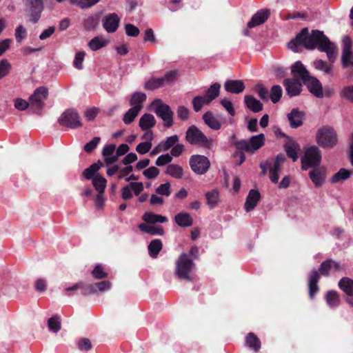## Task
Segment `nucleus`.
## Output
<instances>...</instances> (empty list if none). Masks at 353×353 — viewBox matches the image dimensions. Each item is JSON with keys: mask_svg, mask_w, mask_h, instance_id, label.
I'll return each mask as SVG.
<instances>
[{"mask_svg": "<svg viewBox=\"0 0 353 353\" xmlns=\"http://www.w3.org/2000/svg\"><path fill=\"white\" fill-rule=\"evenodd\" d=\"M301 46L308 50L318 48L320 51L325 52L330 63L322 59H316L313 62V66L323 75L334 77L333 63L336 58V46L330 41L323 32L314 30L309 33L307 28H303L301 32L288 44V48L295 52H299Z\"/></svg>", "mask_w": 353, "mask_h": 353, "instance_id": "1", "label": "nucleus"}, {"mask_svg": "<svg viewBox=\"0 0 353 353\" xmlns=\"http://www.w3.org/2000/svg\"><path fill=\"white\" fill-rule=\"evenodd\" d=\"M194 269L193 259L188 254L182 253L175 261L174 275L180 280L191 281Z\"/></svg>", "mask_w": 353, "mask_h": 353, "instance_id": "2", "label": "nucleus"}, {"mask_svg": "<svg viewBox=\"0 0 353 353\" xmlns=\"http://www.w3.org/2000/svg\"><path fill=\"white\" fill-rule=\"evenodd\" d=\"M185 141L191 145H196L205 148L213 145L212 139L208 138L199 128L192 125L185 132Z\"/></svg>", "mask_w": 353, "mask_h": 353, "instance_id": "3", "label": "nucleus"}, {"mask_svg": "<svg viewBox=\"0 0 353 353\" xmlns=\"http://www.w3.org/2000/svg\"><path fill=\"white\" fill-rule=\"evenodd\" d=\"M316 141L322 148H332L337 143V134L332 127L323 126L317 130Z\"/></svg>", "mask_w": 353, "mask_h": 353, "instance_id": "4", "label": "nucleus"}, {"mask_svg": "<svg viewBox=\"0 0 353 353\" xmlns=\"http://www.w3.org/2000/svg\"><path fill=\"white\" fill-rule=\"evenodd\" d=\"M219 91L220 85L215 83L206 90L205 94L194 97L192 101L194 110L199 112L203 105H208L219 96Z\"/></svg>", "mask_w": 353, "mask_h": 353, "instance_id": "5", "label": "nucleus"}, {"mask_svg": "<svg viewBox=\"0 0 353 353\" xmlns=\"http://www.w3.org/2000/svg\"><path fill=\"white\" fill-rule=\"evenodd\" d=\"M151 109L164 121V125L170 128L173 125L174 112L170 107L164 103L161 99L153 101L150 105Z\"/></svg>", "mask_w": 353, "mask_h": 353, "instance_id": "6", "label": "nucleus"}, {"mask_svg": "<svg viewBox=\"0 0 353 353\" xmlns=\"http://www.w3.org/2000/svg\"><path fill=\"white\" fill-rule=\"evenodd\" d=\"M321 152L318 147L312 145L305 150L303 157L301 158V167L304 170L310 168H315L320 164Z\"/></svg>", "mask_w": 353, "mask_h": 353, "instance_id": "7", "label": "nucleus"}, {"mask_svg": "<svg viewBox=\"0 0 353 353\" xmlns=\"http://www.w3.org/2000/svg\"><path fill=\"white\" fill-rule=\"evenodd\" d=\"M59 122L61 125L69 127L72 129H75L82 125L79 114L72 109L65 110L60 116Z\"/></svg>", "mask_w": 353, "mask_h": 353, "instance_id": "8", "label": "nucleus"}, {"mask_svg": "<svg viewBox=\"0 0 353 353\" xmlns=\"http://www.w3.org/2000/svg\"><path fill=\"white\" fill-rule=\"evenodd\" d=\"M190 165L192 171L196 174H203L210 167V161L205 156L192 155L190 158Z\"/></svg>", "mask_w": 353, "mask_h": 353, "instance_id": "9", "label": "nucleus"}, {"mask_svg": "<svg viewBox=\"0 0 353 353\" xmlns=\"http://www.w3.org/2000/svg\"><path fill=\"white\" fill-rule=\"evenodd\" d=\"M26 10L30 13V21L37 23L43 10V0H26Z\"/></svg>", "mask_w": 353, "mask_h": 353, "instance_id": "10", "label": "nucleus"}, {"mask_svg": "<svg viewBox=\"0 0 353 353\" xmlns=\"http://www.w3.org/2000/svg\"><path fill=\"white\" fill-rule=\"evenodd\" d=\"M285 161V157L283 154H278L273 161L268 164L270 178L272 183H276L279 179V172L282 169V165Z\"/></svg>", "mask_w": 353, "mask_h": 353, "instance_id": "11", "label": "nucleus"}, {"mask_svg": "<svg viewBox=\"0 0 353 353\" xmlns=\"http://www.w3.org/2000/svg\"><path fill=\"white\" fill-rule=\"evenodd\" d=\"M48 95V90L46 87H39L29 98L30 105L37 109L42 108Z\"/></svg>", "mask_w": 353, "mask_h": 353, "instance_id": "12", "label": "nucleus"}, {"mask_svg": "<svg viewBox=\"0 0 353 353\" xmlns=\"http://www.w3.org/2000/svg\"><path fill=\"white\" fill-rule=\"evenodd\" d=\"M120 20L117 13H110L103 18L102 25L108 33H113L117 30Z\"/></svg>", "mask_w": 353, "mask_h": 353, "instance_id": "13", "label": "nucleus"}, {"mask_svg": "<svg viewBox=\"0 0 353 353\" xmlns=\"http://www.w3.org/2000/svg\"><path fill=\"white\" fill-rule=\"evenodd\" d=\"M303 83L314 96L317 98L323 97L322 85L318 79L310 76Z\"/></svg>", "mask_w": 353, "mask_h": 353, "instance_id": "14", "label": "nucleus"}, {"mask_svg": "<svg viewBox=\"0 0 353 353\" xmlns=\"http://www.w3.org/2000/svg\"><path fill=\"white\" fill-rule=\"evenodd\" d=\"M291 73L294 79L301 80L303 83L310 77L309 72L303 64L298 61L292 66Z\"/></svg>", "mask_w": 353, "mask_h": 353, "instance_id": "15", "label": "nucleus"}, {"mask_svg": "<svg viewBox=\"0 0 353 353\" xmlns=\"http://www.w3.org/2000/svg\"><path fill=\"white\" fill-rule=\"evenodd\" d=\"M287 94L292 97L299 95L301 92L302 85L299 81L294 79H285L283 81Z\"/></svg>", "mask_w": 353, "mask_h": 353, "instance_id": "16", "label": "nucleus"}, {"mask_svg": "<svg viewBox=\"0 0 353 353\" xmlns=\"http://www.w3.org/2000/svg\"><path fill=\"white\" fill-rule=\"evenodd\" d=\"M270 14V10L268 9H263L258 11L253 15L251 20L248 23V27L249 28H253L264 23L268 19Z\"/></svg>", "mask_w": 353, "mask_h": 353, "instance_id": "17", "label": "nucleus"}, {"mask_svg": "<svg viewBox=\"0 0 353 353\" xmlns=\"http://www.w3.org/2000/svg\"><path fill=\"white\" fill-rule=\"evenodd\" d=\"M245 84L241 80H226L224 83V89L231 94H240L244 91Z\"/></svg>", "mask_w": 353, "mask_h": 353, "instance_id": "18", "label": "nucleus"}, {"mask_svg": "<svg viewBox=\"0 0 353 353\" xmlns=\"http://www.w3.org/2000/svg\"><path fill=\"white\" fill-rule=\"evenodd\" d=\"M305 114L303 112L294 108L288 114L290 125L293 128H296L303 125Z\"/></svg>", "mask_w": 353, "mask_h": 353, "instance_id": "19", "label": "nucleus"}, {"mask_svg": "<svg viewBox=\"0 0 353 353\" xmlns=\"http://www.w3.org/2000/svg\"><path fill=\"white\" fill-rule=\"evenodd\" d=\"M104 161L108 165L113 164L118 160L116 152V145L109 144L105 145L102 150Z\"/></svg>", "mask_w": 353, "mask_h": 353, "instance_id": "20", "label": "nucleus"}, {"mask_svg": "<svg viewBox=\"0 0 353 353\" xmlns=\"http://www.w3.org/2000/svg\"><path fill=\"white\" fill-rule=\"evenodd\" d=\"M261 194L256 190H251L246 198L245 203V210L247 212L252 210L260 200Z\"/></svg>", "mask_w": 353, "mask_h": 353, "instance_id": "21", "label": "nucleus"}, {"mask_svg": "<svg viewBox=\"0 0 353 353\" xmlns=\"http://www.w3.org/2000/svg\"><path fill=\"white\" fill-rule=\"evenodd\" d=\"M206 199V204L210 209L212 210L216 208L220 201V193L218 189H213L205 194Z\"/></svg>", "mask_w": 353, "mask_h": 353, "instance_id": "22", "label": "nucleus"}, {"mask_svg": "<svg viewBox=\"0 0 353 353\" xmlns=\"http://www.w3.org/2000/svg\"><path fill=\"white\" fill-rule=\"evenodd\" d=\"M285 150L287 155L296 161L298 159V154L301 151V147L296 141H288L285 145Z\"/></svg>", "mask_w": 353, "mask_h": 353, "instance_id": "23", "label": "nucleus"}, {"mask_svg": "<svg viewBox=\"0 0 353 353\" xmlns=\"http://www.w3.org/2000/svg\"><path fill=\"white\" fill-rule=\"evenodd\" d=\"M310 178L317 187L321 186L325 178V170L323 168H315L309 173Z\"/></svg>", "mask_w": 353, "mask_h": 353, "instance_id": "24", "label": "nucleus"}, {"mask_svg": "<svg viewBox=\"0 0 353 353\" xmlns=\"http://www.w3.org/2000/svg\"><path fill=\"white\" fill-rule=\"evenodd\" d=\"M244 101L247 108L254 112H259L263 110V104L252 95H245Z\"/></svg>", "mask_w": 353, "mask_h": 353, "instance_id": "25", "label": "nucleus"}, {"mask_svg": "<svg viewBox=\"0 0 353 353\" xmlns=\"http://www.w3.org/2000/svg\"><path fill=\"white\" fill-rule=\"evenodd\" d=\"M320 276L316 270L312 272L311 276L309 279V294L310 299H313L315 293L319 291L317 283L319 282Z\"/></svg>", "mask_w": 353, "mask_h": 353, "instance_id": "26", "label": "nucleus"}, {"mask_svg": "<svg viewBox=\"0 0 353 353\" xmlns=\"http://www.w3.org/2000/svg\"><path fill=\"white\" fill-rule=\"evenodd\" d=\"M176 223L181 227L186 228L191 226L193 223L192 217L187 212H180L174 217Z\"/></svg>", "mask_w": 353, "mask_h": 353, "instance_id": "27", "label": "nucleus"}, {"mask_svg": "<svg viewBox=\"0 0 353 353\" xmlns=\"http://www.w3.org/2000/svg\"><path fill=\"white\" fill-rule=\"evenodd\" d=\"M139 124L141 130H148L155 125L156 119L152 114H145L140 118Z\"/></svg>", "mask_w": 353, "mask_h": 353, "instance_id": "28", "label": "nucleus"}, {"mask_svg": "<svg viewBox=\"0 0 353 353\" xmlns=\"http://www.w3.org/2000/svg\"><path fill=\"white\" fill-rule=\"evenodd\" d=\"M251 152L260 149L265 143V136L263 134H259L256 136H252L249 141Z\"/></svg>", "mask_w": 353, "mask_h": 353, "instance_id": "29", "label": "nucleus"}, {"mask_svg": "<svg viewBox=\"0 0 353 353\" xmlns=\"http://www.w3.org/2000/svg\"><path fill=\"white\" fill-rule=\"evenodd\" d=\"M339 287L347 296H353V280L343 277L339 281Z\"/></svg>", "mask_w": 353, "mask_h": 353, "instance_id": "30", "label": "nucleus"}, {"mask_svg": "<svg viewBox=\"0 0 353 353\" xmlns=\"http://www.w3.org/2000/svg\"><path fill=\"white\" fill-rule=\"evenodd\" d=\"M203 119L205 123L213 130H219L221 128V123L211 112H207L203 115Z\"/></svg>", "mask_w": 353, "mask_h": 353, "instance_id": "31", "label": "nucleus"}, {"mask_svg": "<svg viewBox=\"0 0 353 353\" xmlns=\"http://www.w3.org/2000/svg\"><path fill=\"white\" fill-rule=\"evenodd\" d=\"M143 219L148 223H165L168 219L162 215L147 212L143 215Z\"/></svg>", "mask_w": 353, "mask_h": 353, "instance_id": "32", "label": "nucleus"}, {"mask_svg": "<svg viewBox=\"0 0 353 353\" xmlns=\"http://www.w3.org/2000/svg\"><path fill=\"white\" fill-rule=\"evenodd\" d=\"M165 173L175 179H181L183 176V170L182 167L177 164H169Z\"/></svg>", "mask_w": 353, "mask_h": 353, "instance_id": "33", "label": "nucleus"}, {"mask_svg": "<svg viewBox=\"0 0 353 353\" xmlns=\"http://www.w3.org/2000/svg\"><path fill=\"white\" fill-rule=\"evenodd\" d=\"M332 269L339 270L340 265L334 261L327 260L321 263L319 271L321 274L327 276Z\"/></svg>", "mask_w": 353, "mask_h": 353, "instance_id": "34", "label": "nucleus"}, {"mask_svg": "<svg viewBox=\"0 0 353 353\" xmlns=\"http://www.w3.org/2000/svg\"><path fill=\"white\" fill-rule=\"evenodd\" d=\"M108 43V40L101 37H95L92 39L89 43L88 46L93 51H97L103 47H105Z\"/></svg>", "mask_w": 353, "mask_h": 353, "instance_id": "35", "label": "nucleus"}, {"mask_svg": "<svg viewBox=\"0 0 353 353\" xmlns=\"http://www.w3.org/2000/svg\"><path fill=\"white\" fill-rule=\"evenodd\" d=\"M325 301L330 307H335L339 305L341 299L338 292L336 291H329L325 295Z\"/></svg>", "mask_w": 353, "mask_h": 353, "instance_id": "36", "label": "nucleus"}, {"mask_svg": "<svg viewBox=\"0 0 353 353\" xmlns=\"http://www.w3.org/2000/svg\"><path fill=\"white\" fill-rule=\"evenodd\" d=\"M351 172L345 169L341 168L336 173H335L331 178V182L332 183H337L343 182L351 176Z\"/></svg>", "mask_w": 353, "mask_h": 353, "instance_id": "37", "label": "nucleus"}, {"mask_svg": "<svg viewBox=\"0 0 353 353\" xmlns=\"http://www.w3.org/2000/svg\"><path fill=\"white\" fill-rule=\"evenodd\" d=\"M101 167H103V163L101 162L98 161L97 163H94L83 172V176L86 179H90L92 178L93 179L94 176L97 174L96 173L97 172V171Z\"/></svg>", "mask_w": 353, "mask_h": 353, "instance_id": "38", "label": "nucleus"}, {"mask_svg": "<svg viewBox=\"0 0 353 353\" xmlns=\"http://www.w3.org/2000/svg\"><path fill=\"white\" fill-rule=\"evenodd\" d=\"M143 105H138L136 107H132L128 111L124 114L123 117V122L125 124H129L132 123L136 117L138 115L139 112L142 109Z\"/></svg>", "mask_w": 353, "mask_h": 353, "instance_id": "39", "label": "nucleus"}, {"mask_svg": "<svg viewBox=\"0 0 353 353\" xmlns=\"http://www.w3.org/2000/svg\"><path fill=\"white\" fill-rule=\"evenodd\" d=\"M139 228L145 232L152 235H163L164 234L163 229L159 226L148 225L145 223H141L139 225Z\"/></svg>", "mask_w": 353, "mask_h": 353, "instance_id": "40", "label": "nucleus"}, {"mask_svg": "<svg viewBox=\"0 0 353 353\" xmlns=\"http://www.w3.org/2000/svg\"><path fill=\"white\" fill-rule=\"evenodd\" d=\"M106 183V179L100 174H96L92 179V184L99 194H103L104 192Z\"/></svg>", "mask_w": 353, "mask_h": 353, "instance_id": "41", "label": "nucleus"}, {"mask_svg": "<svg viewBox=\"0 0 353 353\" xmlns=\"http://www.w3.org/2000/svg\"><path fill=\"white\" fill-rule=\"evenodd\" d=\"M162 248V243L159 239H154L148 245L149 254L151 257L155 258Z\"/></svg>", "mask_w": 353, "mask_h": 353, "instance_id": "42", "label": "nucleus"}, {"mask_svg": "<svg viewBox=\"0 0 353 353\" xmlns=\"http://www.w3.org/2000/svg\"><path fill=\"white\" fill-rule=\"evenodd\" d=\"M179 141V137L177 135H172L171 137H168L165 141H161L159 143L160 145L161 150L163 152H165L168 150L170 148H172V146L176 144Z\"/></svg>", "mask_w": 353, "mask_h": 353, "instance_id": "43", "label": "nucleus"}, {"mask_svg": "<svg viewBox=\"0 0 353 353\" xmlns=\"http://www.w3.org/2000/svg\"><path fill=\"white\" fill-rule=\"evenodd\" d=\"M99 23V15L97 14L89 16L84 21V28L87 30H94Z\"/></svg>", "mask_w": 353, "mask_h": 353, "instance_id": "44", "label": "nucleus"}, {"mask_svg": "<svg viewBox=\"0 0 353 353\" xmlns=\"http://www.w3.org/2000/svg\"><path fill=\"white\" fill-rule=\"evenodd\" d=\"M341 62L343 68L353 69V52L352 50L342 52Z\"/></svg>", "mask_w": 353, "mask_h": 353, "instance_id": "45", "label": "nucleus"}, {"mask_svg": "<svg viewBox=\"0 0 353 353\" xmlns=\"http://www.w3.org/2000/svg\"><path fill=\"white\" fill-rule=\"evenodd\" d=\"M48 327L50 331L54 333L58 332L61 330V319L55 315L48 320Z\"/></svg>", "mask_w": 353, "mask_h": 353, "instance_id": "46", "label": "nucleus"}, {"mask_svg": "<svg viewBox=\"0 0 353 353\" xmlns=\"http://www.w3.org/2000/svg\"><path fill=\"white\" fill-rule=\"evenodd\" d=\"M146 100V94L143 92H136L131 97L130 104L132 107L142 105V103Z\"/></svg>", "mask_w": 353, "mask_h": 353, "instance_id": "47", "label": "nucleus"}, {"mask_svg": "<svg viewBox=\"0 0 353 353\" xmlns=\"http://www.w3.org/2000/svg\"><path fill=\"white\" fill-rule=\"evenodd\" d=\"M282 93L283 91L280 85H275L272 87L269 97L272 103H276L281 99Z\"/></svg>", "mask_w": 353, "mask_h": 353, "instance_id": "48", "label": "nucleus"}, {"mask_svg": "<svg viewBox=\"0 0 353 353\" xmlns=\"http://www.w3.org/2000/svg\"><path fill=\"white\" fill-rule=\"evenodd\" d=\"M246 343L250 347L258 351L261 347V343L259 339L257 338L256 335L252 333L248 334L246 337Z\"/></svg>", "mask_w": 353, "mask_h": 353, "instance_id": "49", "label": "nucleus"}, {"mask_svg": "<svg viewBox=\"0 0 353 353\" xmlns=\"http://www.w3.org/2000/svg\"><path fill=\"white\" fill-rule=\"evenodd\" d=\"M163 85L161 78H151L144 85L145 89L154 90Z\"/></svg>", "mask_w": 353, "mask_h": 353, "instance_id": "50", "label": "nucleus"}, {"mask_svg": "<svg viewBox=\"0 0 353 353\" xmlns=\"http://www.w3.org/2000/svg\"><path fill=\"white\" fill-rule=\"evenodd\" d=\"M254 90L257 92L259 97L263 101H268L269 99V91L264 85L258 83L254 87Z\"/></svg>", "mask_w": 353, "mask_h": 353, "instance_id": "51", "label": "nucleus"}, {"mask_svg": "<svg viewBox=\"0 0 353 353\" xmlns=\"http://www.w3.org/2000/svg\"><path fill=\"white\" fill-rule=\"evenodd\" d=\"M92 276L96 279H101L108 277V273L104 271L103 266L100 264L97 265L92 271Z\"/></svg>", "mask_w": 353, "mask_h": 353, "instance_id": "52", "label": "nucleus"}, {"mask_svg": "<svg viewBox=\"0 0 353 353\" xmlns=\"http://www.w3.org/2000/svg\"><path fill=\"white\" fill-rule=\"evenodd\" d=\"M340 95L342 98L353 103V85L343 88L340 92Z\"/></svg>", "mask_w": 353, "mask_h": 353, "instance_id": "53", "label": "nucleus"}, {"mask_svg": "<svg viewBox=\"0 0 353 353\" xmlns=\"http://www.w3.org/2000/svg\"><path fill=\"white\" fill-rule=\"evenodd\" d=\"M155 192L159 195L169 196L171 194L170 183L168 182L160 185Z\"/></svg>", "mask_w": 353, "mask_h": 353, "instance_id": "54", "label": "nucleus"}, {"mask_svg": "<svg viewBox=\"0 0 353 353\" xmlns=\"http://www.w3.org/2000/svg\"><path fill=\"white\" fill-rule=\"evenodd\" d=\"M11 69V65L7 59H3L0 61V79L8 75Z\"/></svg>", "mask_w": 353, "mask_h": 353, "instance_id": "55", "label": "nucleus"}, {"mask_svg": "<svg viewBox=\"0 0 353 353\" xmlns=\"http://www.w3.org/2000/svg\"><path fill=\"white\" fill-rule=\"evenodd\" d=\"M85 53L84 52H78L75 54V58L73 61L74 67L78 70L83 69V61L84 60Z\"/></svg>", "mask_w": 353, "mask_h": 353, "instance_id": "56", "label": "nucleus"}, {"mask_svg": "<svg viewBox=\"0 0 353 353\" xmlns=\"http://www.w3.org/2000/svg\"><path fill=\"white\" fill-rule=\"evenodd\" d=\"M14 35L16 41L20 43L27 37V30L22 25H20L16 28Z\"/></svg>", "mask_w": 353, "mask_h": 353, "instance_id": "57", "label": "nucleus"}, {"mask_svg": "<svg viewBox=\"0 0 353 353\" xmlns=\"http://www.w3.org/2000/svg\"><path fill=\"white\" fill-rule=\"evenodd\" d=\"M152 147V142L144 141L137 145L136 150L141 154H144L150 151Z\"/></svg>", "mask_w": 353, "mask_h": 353, "instance_id": "58", "label": "nucleus"}, {"mask_svg": "<svg viewBox=\"0 0 353 353\" xmlns=\"http://www.w3.org/2000/svg\"><path fill=\"white\" fill-rule=\"evenodd\" d=\"M172 160V156L167 153V154H162L161 156H159L156 162H155V164L157 166H163L169 163H170Z\"/></svg>", "mask_w": 353, "mask_h": 353, "instance_id": "59", "label": "nucleus"}, {"mask_svg": "<svg viewBox=\"0 0 353 353\" xmlns=\"http://www.w3.org/2000/svg\"><path fill=\"white\" fill-rule=\"evenodd\" d=\"M159 170L154 166L150 167L143 172V174L147 179H154L159 174Z\"/></svg>", "mask_w": 353, "mask_h": 353, "instance_id": "60", "label": "nucleus"}, {"mask_svg": "<svg viewBox=\"0 0 353 353\" xmlns=\"http://www.w3.org/2000/svg\"><path fill=\"white\" fill-rule=\"evenodd\" d=\"M176 114L179 119L185 121L189 118L190 111L186 107L180 105L176 110Z\"/></svg>", "mask_w": 353, "mask_h": 353, "instance_id": "61", "label": "nucleus"}, {"mask_svg": "<svg viewBox=\"0 0 353 353\" xmlns=\"http://www.w3.org/2000/svg\"><path fill=\"white\" fill-rule=\"evenodd\" d=\"M101 141V138L99 137H94L90 142L87 143L84 145V150L86 152H91L94 150Z\"/></svg>", "mask_w": 353, "mask_h": 353, "instance_id": "62", "label": "nucleus"}, {"mask_svg": "<svg viewBox=\"0 0 353 353\" xmlns=\"http://www.w3.org/2000/svg\"><path fill=\"white\" fill-rule=\"evenodd\" d=\"M95 288L97 292H104L109 290L111 288V283L108 281H103L101 282L95 283Z\"/></svg>", "mask_w": 353, "mask_h": 353, "instance_id": "63", "label": "nucleus"}, {"mask_svg": "<svg viewBox=\"0 0 353 353\" xmlns=\"http://www.w3.org/2000/svg\"><path fill=\"white\" fill-rule=\"evenodd\" d=\"M78 347L81 351H88L92 348V343L90 339L83 338L79 341Z\"/></svg>", "mask_w": 353, "mask_h": 353, "instance_id": "64", "label": "nucleus"}]
</instances>
